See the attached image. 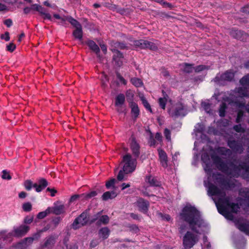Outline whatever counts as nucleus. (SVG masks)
<instances>
[{"instance_id":"obj_1","label":"nucleus","mask_w":249,"mask_h":249,"mask_svg":"<svg viewBox=\"0 0 249 249\" xmlns=\"http://www.w3.org/2000/svg\"><path fill=\"white\" fill-rule=\"evenodd\" d=\"M208 194L210 196H219L215 201L218 212L226 219L233 221V202H231L229 196H226L225 192L220 189L213 183H209Z\"/></svg>"},{"instance_id":"obj_2","label":"nucleus","mask_w":249,"mask_h":249,"mask_svg":"<svg viewBox=\"0 0 249 249\" xmlns=\"http://www.w3.org/2000/svg\"><path fill=\"white\" fill-rule=\"evenodd\" d=\"M180 219L189 224L191 229L195 232L199 233L198 228L206 227L207 223L202 218L199 211L194 206L187 204L180 213Z\"/></svg>"},{"instance_id":"obj_3","label":"nucleus","mask_w":249,"mask_h":249,"mask_svg":"<svg viewBox=\"0 0 249 249\" xmlns=\"http://www.w3.org/2000/svg\"><path fill=\"white\" fill-rule=\"evenodd\" d=\"M239 196L234 202V213L240 211L242 209L245 211L249 210V190L247 188L240 189L238 191Z\"/></svg>"},{"instance_id":"obj_4","label":"nucleus","mask_w":249,"mask_h":249,"mask_svg":"<svg viewBox=\"0 0 249 249\" xmlns=\"http://www.w3.org/2000/svg\"><path fill=\"white\" fill-rule=\"evenodd\" d=\"M122 162L124 163L123 170L125 174L134 171L137 165V159H133L130 154H127L124 156Z\"/></svg>"},{"instance_id":"obj_5","label":"nucleus","mask_w":249,"mask_h":249,"mask_svg":"<svg viewBox=\"0 0 249 249\" xmlns=\"http://www.w3.org/2000/svg\"><path fill=\"white\" fill-rule=\"evenodd\" d=\"M233 79V71L230 70L224 73H217L213 79V81L219 86H225L229 82H231Z\"/></svg>"},{"instance_id":"obj_6","label":"nucleus","mask_w":249,"mask_h":249,"mask_svg":"<svg viewBox=\"0 0 249 249\" xmlns=\"http://www.w3.org/2000/svg\"><path fill=\"white\" fill-rule=\"evenodd\" d=\"M212 159L219 170L226 174L232 175L233 170L231 168H229L227 163L224 162L220 157L213 155L212 156Z\"/></svg>"},{"instance_id":"obj_7","label":"nucleus","mask_w":249,"mask_h":249,"mask_svg":"<svg viewBox=\"0 0 249 249\" xmlns=\"http://www.w3.org/2000/svg\"><path fill=\"white\" fill-rule=\"evenodd\" d=\"M168 112L170 116L174 119L178 118L180 116L184 117L186 115L184 107L181 103L176 104L168 109Z\"/></svg>"},{"instance_id":"obj_8","label":"nucleus","mask_w":249,"mask_h":249,"mask_svg":"<svg viewBox=\"0 0 249 249\" xmlns=\"http://www.w3.org/2000/svg\"><path fill=\"white\" fill-rule=\"evenodd\" d=\"M197 241V235L189 231H187L183 238V244L185 249L192 248Z\"/></svg>"},{"instance_id":"obj_9","label":"nucleus","mask_w":249,"mask_h":249,"mask_svg":"<svg viewBox=\"0 0 249 249\" xmlns=\"http://www.w3.org/2000/svg\"><path fill=\"white\" fill-rule=\"evenodd\" d=\"M89 214L88 210H86L81 213L77 217H76L72 224V227L73 229H77L79 228L78 226L80 224L81 226H84L89 224Z\"/></svg>"},{"instance_id":"obj_10","label":"nucleus","mask_w":249,"mask_h":249,"mask_svg":"<svg viewBox=\"0 0 249 249\" xmlns=\"http://www.w3.org/2000/svg\"><path fill=\"white\" fill-rule=\"evenodd\" d=\"M213 178L222 188L229 190L233 186V183L231 182L229 178H225L220 173L213 176Z\"/></svg>"},{"instance_id":"obj_11","label":"nucleus","mask_w":249,"mask_h":249,"mask_svg":"<svg viewBox=\"0 0 249 249\" xmlns=\"http://www.w3.org/2000/svg\"><path fill=\"white\" fill-rule=\"evenodd\" d=\"M236 227L241 231L249 235V221H247L243 218L234 220Z\"/></svg>"},{"instance_id":"obj_12","label":"nucleus","mask_w":249,"mask_h":249,"mask_svg":"<svg viewBox=\"0 0 249 249\" xmlns=\"http://www.w3.org/2000/svg\"><path fill=\"white\" fill-rule=\"evenodd\" d=\"M130 148L135 158L137 159L139 158L140 155L141 146L134 137H131Z\"/></svg>"},{"instance_id":"obj_13","label":"nucleus","mask_w":249,"mask_h":249,"mask_svg":"<svg viewBox=\"0 0 249 249\" xmlns=\"http://www.w3.org/2000/svg\"><path fill=\"white\" fill-rule=\"evenodd\" d=\"M30 227L28 226L21 225L13 231V236L21 237L24 236L29 231Z\"/></svg>"},{"instance_id":"obj_14","label":"nucleus","mask_w":249,"mask_h":249,"mask_svg":"<svg viewBox=\"0 0 249 249\" xmlns=\"http://www.w3.org/2000/svg\"><path fill=\"white\" fill-rule=\"evenodd\" d=\"M13 236V232L7 233L6 230L0 231V249L3 248V244L6 243L8 240H11Z\"/></svg>"},{"instance_id":"obj_15","label":"nucleus","mask_w":249,"mask_h":249,"mask_svg":"<svg viewBox=\"0 0 249 249\" xmlns=\"http://www.w3.org/2000/svg\"><path fill=\"white\" fill-rule=\"evenodd\" d=\"M137 204L140 212L143 213L147 212L149 207V203L147 200L142 198H139L137 201Z\"/></svg>"},{"instance_id":"obj_16","label":"nucleus","mask_w":249,"mask_h":249,"mask_svg":"<svg viewBox=\"0 0 249 249\" xmlns=\"http://www.w3.org/2000/svg\"><path fill=\"white\" fill-rule=\"evenodd\" d=\"M57 237V236L55 234H52L46 237L44 239L42 247L47 248H52L55 243Z\"/></svg>"},{"instance_id":"obj_17","label":"nucleus","mask_w":249,"mask_h":249,"mask_svg":"<svg viewBox=\"0 0 249 249\" xmlns=\"http://www.w3.org/2000/svg\"><path fill=\"white\" fill-rule=\"evenodd\" d=\"M48 185L47 180L44 178H41L38 179V183H34V188L36 191L40 192L44 190Z\"/></svg>"},{"instance_id":"obj_18","label":"nucleus","mask_w":249,"mask_h":249,"mask_svg":"<svg viewBox=\"0 0 249 249\" xmlns=\"http://www.w3.org/2000/svg\"><path fill=\"white\" fill-rule=\"evenodd\" d=\"M159 160L162 166L164 168L167 167V155L164 150L159 148L158 149Z\"/></svg>"},{"instance_id":"obj_19","label":"nucleus","mask_w":249,"mask_h":249,"mask_svg":"<svg viewBox=\"0 0 249 249\" xmlns=\"http://www.w3.org/2000/svg\"><path fill=\"white\" fill-rule=\"evenodd\" d=\"M129 105L131 108V113L134 119L135 120L140 115V109L138 105L134 102H129Z\"/></svg>"},{"instance_id":"obj_20","label":"nucleus","mask_w":249,"mask_h":249,"mask_svg":"<svg viewBox=\"0 0 249 249\" xmlns=\"http://www.w3.org/2000/svg\"><path fill=\"white\" fill-rule=\"evenodd\" d=\"M145 180L151 187H160L161 185L160 182L151 175L146 176Z\"/></svg>"},{"instance_id":"obj_21","label":"nucleus","mask_w":249,"mask_h":249,"mask_svg":"<svg viewBox=\"0 0 249 249\" xmlns=\"http://www.w3.org/2000/svg\"><path fill=\"white\" fill-rule=\"evenodd\" d=\"M86 44L92 51L96 54L97 55L100 53V49L94 41L92 40H88L86 42Z\"/></svg>"},{"instance_id":"obj_22","label":"nucleus","mask_w":249,"mask_h":249,"mask_svg":"<svg viewBox=\"0 0 249 249\" xmlns=\"http://www.w3.org/2000/svg\"><path fill=\"white\" fill-rule=\"evenodd\" d=\"M117 196V193L114 190L111 191H107L105 192L102 196V198L104 201H107L108 199H112L115 198Z\"/></svg>"},{"instance_id":"obj_23","label":"nucleus","mask_w":249,"mask_h":249,"mask_svg":"<svg viewBox=\"0 0 249 249\" xmlns=\"http://www.w3.org/2000/svg\"><path fill=\"white\" fill-rule=\"evenodd\" d=\"M110 230L108 227H105L101 228L98 231V234L100 237L103 239H107L110 234Z\"/></svg>"},{"instance_id":"obj_24","label":"nucleus","mask_w":249,"mask_h":249,"mask_svg":"<svg viewBox=\"0 0 249 249\" xmlns=\"http://www.w3.org/2000/svg\"><path fill=\"white\" fill-rule=\"evenodd\" d=\"M109 220L107 215H101L99 220L96 222V225L97 226H100L101 225H106L108 224Z\"/></svg>"},{"instance_id":"obj_25","label":"nucleus","mask_w":249,"mask_h":249,"mask_svg":"<svg viewBox=\"0 0 249 249\" xmlns=\"http://www.w3.org/2000/svg\"><path fill=\"white\" fill-rule=\"evenodd\" d=\"M51 213L56 214L60 215L65 213V207L64 205H60L51 208Z\"/></svg>"},{"instance_id":"obj_26","label":"nucleus","mask_w":249,"mask_h":249,"mask_svg":"<svg viewBox=\"0 0 249 249\" xmlns=\"http://www.w3.org/2000/svg\"><path fill=\"white\" fill-rule=\"evenodd\" d=\"M125 96L123 93L118 94L115 98V106L120 107L125 102Z\"/></svg>"},{"instance_id":"obj_27","label":"nucleus","mask_w":249,"mask_h":249,"mask_svg":"<svg viewBox=\"0 0 249 249\" xmlns=\"http://www.w3.org/2000/svg\"><path fill=\"white\" fill-rule=\"evenodd\" d=\"M146 41V40L144 39L134 40L133 41V44L135 48L144 50L145 49Z\"/></svg>"},{"instance_id":"obj_28","label":"nucleus","mask_w":249,"mask_h":249,"mask_svg":"<svg viewBox=\"0 0 249 249\" xmlns=\"http://www.w3.org/2000/svg\"><path fill=\"white\" fill-rule=\"evenodd\" d=\"M111 48L120 49L121 50L127 49L128 47L124 42L113 41Z\"/></svg>"},{"instance_id":"obj_29","label":"nucleus","mask_w":249,"mask_h":249,"mask_svg":"<svg viewBox=\"0 0 249 249\" xmlns=\"http://www.w3.org/2000/svg\"><path fill=\"white\" fill-rule=\"evenodd\" d=\"M72 35L75 39L79 40H82L83 36L82 27L75 29L72 32Z\"/></svg>"},{"instance_id":"obj_30","label":"nucleus","mask_w":249,"mask_h":249,"mask_svg":"<svg viewBox=\"0 0 249 249\" xmlns=\"http://www.w3.org/2000/svg\"><path fill=\"white\" fill-rule=\"evenodd\" d=\"M234 129L235 131L238 132H242V133L240 134V136H242V142L244 141V145H245L246 141L248 140L245 138H243V137L245 136L246 134L248 133V132L244 131L243 128L241 127L240 124L234 126Z\"/></svg>"},{"instance_id":"obj_31","label":"nucleus","mask_w":249,"mask_h":249,"mask_svg":"<svg viewBox=\"0 0 249 249\" xmlns=\"http://www.w3.org/2000/svg\"><path fill=\"white\" fill-rule=\"evenodd\" d=\"M158 49V46L157 43L146 40L145 49H149L151 51H156Z\"/></svg>"},{"instance_id":"obj_32","label":"nucleus","mask_w":249,"mask_h":249,"mask_svg":"<svg viewBox=\"0 0 249 249\" xmlns=\"http://www.w3.org/2000/svg\"><path fill=\"white\" fill-rule=\"evenodd\" d=\"M66 20H68L75 29L82 27L80 23L71 16L67 17Z\"/></svg>"},{"instance_id":"obj_33","label":"nucleus","mask_w":249,"mask_h":249,"mask_svg":"<svg viewBox=\"0 0 249 249\" xmlns=\"http://www.w3.org/2000/svg\"><path fill=\"white\" fill-rule=\"evenodd\" d=\"M111 51L113 53V59H116L117 58H123L124 54L118 49L116 48H111Z\"/></svg>"},{"instance_id":"obj_34","label":"nucleus","mask_w":249,"mask_h":249,"mask_svg":"<svg viewBox=\"0 0 249 249\" xmlns=\"http://www.w3.org/2000/svg\"><path fill=\"white\" fill-rule=\"evenodd\" d=\"M51 213V207H48V208L45 211L39 212L37 215V218L39 219H42L45 218Z\"/></svg>"},{"instance_id":"obj_35","label":"nucleus","mask_w":249,"mask_h":249,"mask_svg":"<svg viewBox=\"0 0 249 249\" xmlns=\"http://www.w3.org/2000/svg\"><path fill=\"white\" fill-rule=\"evenodd\" d=\"M235 37L238 39L245 41L248 37L247 35L241 31H236Z\"/></svg>"},{"instance_id":"obj_36","label":"nucleus","mask_w":249,"mask_h":249,"mask_svg":"<svg viewBox=\"0 0 249 249\" xmlns=\"http://www.w3.org/2000/svg\"><path fill=\"white\" fill-rule=\"evenodd\" d=\"M194 64L184 63L183 64V71L185 72L190 73L193 72Z\"/></svg>"},{"instance_id":"obj_37","label":"nucleus","mask_w":249,"mask_h":249,"mask_svg":"<svg viewBox=\"0 0 249 249\" xmlns=\"http://www.w3.org/2000/svg\"><path fill=\"white\" fill-rule=\"evenodd\" d=\"M227 108V106L226 103L222 102L219 108V115L220 117L225 116L226 110Z\"/></svg>"},{"instance_id":"obj_38","label":"nucleus","mask_w":249,"mask_h":249,"mask_svg":"<svg viewBox=\"0 0 249 249\" xmlns=\"http://www.w3.org/2000/svg\"><path fill=\"white\" fill-rule=\"evenodd\" d=\"M97 195V192L96 191H92L88 193H84L82 194L83 198L88 200Z\"/></svg>"},{"instance_id":"obj_39","label":"nucleus","mask_w":249,"mask_h":249,"mask_svg":"<svg viewBox=\"0 0 249 249\" xmlns=\"http://www.w3.org/2000/svg\"><path fill=\"white\" fill-rule=\"evenodd\" d=\"M141 100L142 101V104L144 107L145 108V109L150 112H152V110L151 107V106L147 101V100L146 99V98L144 96H141L140 97Z\"/></svg>"},{"instance_id":"obj_40","label":"nucleus","mask_w":249,"mask_h":249,"mask_svg":"<svg viewBox=\"0 0 249 249\" xmlns=\"http://www.w3.org/2000/svg\"><path fill=\"white\" fill-rule=\"evenodd\" d=\"M23 186L27 191H29L33 187L34 188V183L31 180L27 179L24 182Z\"/></svg>"},{"instance_id":"obj_41","label":"nucleus","mask_w":249,"mask_h":249,"mask_svg":"<svg viewBox=\"0 0 249 249\" xmlns=\"http://www.w3.org/2000/svg\"><path fill=\"white\" fill-rule=\"evenodd\" d=\"M132 84L136 87H141L143 85L142 80L138 78H133L131 80Z\"/></svg>"},{"instance_id":"obj_42","label":"nucleus","mask_w":249,"mask_h":249,"mask_svg":"<svg viewBox=\"0 0 249 249\" xmlns=\"http://www.w3.org/2000/svg\"><path fill=\"white\" fill-rule=\"evenodd\" d=\"M1 177L3 179L9 180L11 179L12 177L10 175V173L6 170H3L1 172Z\"/></svg>"},{"instance_id":"obj_43","label":"nucleus","mask_w":249,"mask_h":249,"mask_svg":"<svg viewBox=\"0 0 249 249\" xmlns=\"http://www.w3.org/2000/svg\"><path fill=\"white\" fill-rule=\"evenodd\" d=\"M208 66L204 65H200L196 66V67H194V70L196 72H199L208 69Z\"/></svg>"},{"instance_id":"obj_44","label":"nucleus","mask_w":249,"mask_h":249,"mask_svg":"<svg viewBox=\"0 0 249 249\" xmlns=\"http://www.w3.org/2000/svg\"><path fill=\"white\" fill-rule=\"evenodd\" d=\"M102 212L103 211H101L94 214L92 218L90 220H89V224H91L95 222H96L97 220H99L100 215L102 214Z\"/></svg>"},{"instance_id":"obj_45","label":"nucleus","mask_w":249,"mask_h":249,"mask_svg":"<svg viewBox=\"0 0 249 249\" xmlns=\"http://www.w3.org/2000/svg\"><path fill=\"white\" fill-rule=\"evenodd\" d=\"M116 179L115 178H112L109 180L107 181L106 183V187L107 189L110 188H115V183Z\"/></svg>"},{"instance_id":"obj_46","label":"nucleus","mask_w":249,"mask_h":249,"mask_svg":"<svg viewBox=\"0 0 249 249\" xmlns=\"http://www.w3.org/2000/svg\"><path fill=\"white\" fill-rule=\"evenodd\" d=\"M34 241L32 237L25 238L21 242L19 243L20 244L28 246L31 244Z\"/></svg>"},{"instance_id":"obj_47","label":"nucleus","mask_w":249,"mask_h":249,"mask_svg":"<svg viewBox=\"0 0 249 249\" xmlns=\"http://www.w3.org/2000/svg\"><path fill=\"white\" fill-rule=\"evenodd\" d=\"M154 1L159 3L162 5H163L165 7H168L170 9H172L173 6L171 3L164 1L163 0H153Z\"/></svg>"},{"instance_id":"obj_48","label":"nucleus","mask_w":249,"mask_h":249,"mask_svg":"<svg viewBox=\"0 0 249 249\" xmlns=\"http://www.w3.org/2000/svg\"><path fill=\"white\" fill-rule=\"evenodd\" d=\"M217 151L219 154L226 156L229 154L230 150L224 147H220L218 148Z\"/></svg>"},{"instance_id":"obj_49","label":"nucleus","mask_w":249,"mask_h":249,"mask_svg":"<svg viewBox=\"0 0 249 249\" xmlns=\"http://www.w3.org/2000/svg\"><path fill=\"white\" fill-rule=\"evenodd\" d=\"M201 160L206 164V166L208 167L210 163V157L209 155L207 153L202 154L201 156Z\"/></svg>"},{"instance_id":"obj_50","label":"nucleus","mask_w":249,"mask_h":249,"mask_svg":"<svg viewBox=\"0 0 249 249\" xmlns=\"http://www.w3.org/2000/svg\"><path fill=\"white\" fill-rule=\"evenodd\" d=\"M22 209L24 211L29 212L32 210V206L30 202H26L23 204Z\"/></svg>"},{"instance_id":"obj_51","label":"nucleus","mask_w":249,"mask_h":249,"mask_svg":"<svg viewBox=\"0 0 249 249\" xmlns=\"http://www.w3.org/2000/svg\"><path fill=\"white\" fill-rule=\"evenodd\" d=\"M166 103L167 99L165 97L164 98L160 97L159 99V104L162 109H165Z\"/></svg>"},{"instance_id":"obj_52","label":"nucleus","mask_w":249,"mask_h":249,"mask_svg":"<svg viewBox=\"0 0 249 249\" xmlns=\"http://www.w3.org/2000/svg\"><path fill=\"white\" fill-rule=\"evenodd\" d=\"M201 105L206 112L207 113H210L211 112V104L209 102H202Z\"/></svg>"},{"instance_id":"obj_53","label":"nucleus","mask_w":249,"mask_h":249,"mask_svg":"<svg viewBox=\"0 0 249 249\" xmlns=\"http://www.w3.org/2000/svg\"><path fill=\"white\" fill-rule=\"evenodd\" d=\"M128 228H129V231H132L135 233H138L140 231L139 227L136 225L135 224L129 225L128 226Z\"/></svg>"},{"instance_id":"obj_54","label":"nucleus","mask_w":249,"mask_h":249,"mask_svg":"<svg viewBox=\"0 0 249 249\" xmlns=\"http://www.w3.org/2000/svg\"><path fill=\"white\" fill-rule=\"evenodd\" d=\"M16 48V46L13 43H10L7 45L6 50L7 51H9L11 53L13 52Z\"/></svg>"},{"instance_id":"obj_55","label":"nucleus","mask_w":249,"mask_h":249,"mask_svg":"<svg viewBox=\"0 0 249 249\" xmlns=\"http://www.w3.org/2000/svg\"><path fill=\"white\" fill-rule=\"evenodd\" d=\"M164 135L166 139L168 141H170L171 140V131L169 129H168L167 128L164 129Z\"/></svg>"},{"instance_id":"obj_56","label":"nucleus","mask_w":249,"mask_h":249,"mask_svg":"<svg viewBox=\"0 0 249 249\" xmlns=\"http://www.w3.org/2000/svg\"><path fill=\"white\" fill-rule=\"evenodd\" d=\"M126 96L127 100L129 103V102H133L134 94L130 91H127L126 92Z\"/></svg>"},{"instance_id":"obj_57","label":"nucleus","mask_w":249,"mask_h":249,"mask_svg":"<svg viewBox=\"0 0 249 249\" xmlns=\"http://www.w3.org/2000/svg\"><path fill=\"white\" fill-rule=\"evenodd\" d=\"M234 153L238 152L240 153L243 150V145L242 144H239V145L237 143H234Z\"/></svg>"},{"instance_id":"obj_58","label":"nucleus","mask_w":249,"mask_h":249,"mask_svg":"<svg viewBox=\"0 0 249 249\" xmlns=\"http://www.w3.org/2000/svg\"><path fill=\"white\" fill-rule=\"evenodd\" d=\"M116 76L120 81L124 85H125L127 83L125 79L119 72L116 73Z\"/></svg>"},{"instance_id":"obj_59","label":"nucleus","mask_w":249,"mask_h":249,"mask_svg":"<svg viewBox=\"0 0 249 249\" xmlns=\"http://www.w3.org/2000/svg\"><path fill=\"white\" fill-rule=\"evenodd\" d=\"M159 215L163 219L169 221L171 220V216L168 214H163L161 213H159Z\"/></svg>"},{"instance_id":"obj_60","label":"nucleus","mask_w":249,"mask_h":249,"mask_svg":"<svg viewBox=\"0 0 249 249\" xmlns=\"http://www.w3.org/2000/svg\"><path fill=\"white\" fill-rule=\"evenodd\" d=\"M61 220V218L60 217H56L53 219L52 222L54 225V227H56L58 225Z\"/></svg>"},{"instance_id":"obj_61","label":"nucleus","mask_w":249,"mask_h":249,"mask_svg":"<svg viewBox=\"0 0 249 249\" xmlns=\"http://www.w3.org/2000/svg\"><path fill=\"white\" fill-rule=\"evenodd\" d=\"M2 39H4L6 41H8L10 40L9 33L6 32L4 34H2L0 36Z\"/></svg>"},{"instance_id":"obj_62","label":"nucleus","mask_w":249,"mask_h":249,"mask_svg":"<svg viewBox=\"0 0 249 249\" xmlns=\"http://www.w3.org/2000/svg\"><path fill=\"white\" fill-rule=\"evenodd\" d=\"M149 143L150 146H155L157 144L156 140L153 138L152 136L150 137Z\"/></svg>"},{"instance_id":"obj_63","label":"nucleus","mask_w":249,"mask_h":249,"mask_svg":"<svg viewBox=\"0 0 249 249\" xmlns=\"http://www.w3.org/2000/svg\"><path fill=\"white\" fill-rule=\"evenodd\" d=\"M34 217L33 216H26L24 218V222L25 224H30L33 221Z\"/></svg>"},{"instance_id":"obj_64","label":"nucleus","mask_w":249,"mask_h":249,"mask_svg":"<svg viewBox=\"0 0 249 249\" xmlns=\"http://www.w3.org/2000/svg\"><path fill=\"white\" fill-rule=\"evenodd\" d=\"M241 12L245 14H249V5H246L241 8Z\"/></svg>"}]
</instances>
